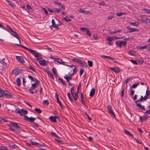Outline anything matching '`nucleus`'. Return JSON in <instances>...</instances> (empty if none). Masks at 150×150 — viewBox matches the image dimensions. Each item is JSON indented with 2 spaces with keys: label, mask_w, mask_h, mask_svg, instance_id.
<instances>
[{
  "label": "nucleus",
  "mask_w": 150,
  "mask_h": 150,
  "mask_svg": "<svg viewBox=\"0 0 150 150\" xmlns=\"http://www.w3.org/2000/svg\"><path fill=\"white\" fill-rule=\"evenodd\" d=\"M72 61L75 62L79 64L80 66L81 67H84L86 68L87 67L86 63L84 61H82V60L77 58H73L71 59Z\"/></svg>",
  "instance_id": "obj_1"
},
{
  "label": "nucleus",
  "mask_w": 150,
  "mask_h": 150,
  "mask_svg": "<svg viewBox=\"0 0 150 150\" xmlns=\"http://www.w3.org/2000/svg\"><path fill=\"white\" fill-rule=\"evenodd\" d=\"M144 100L142 99L140 100V99L137 100L135 102V105L138 108L139 110H145V107L144 106L140 104L142 101Z\"/></svg>",
  "instance_id": "obj_2"
},
{
  "label": "nucleus",
  "mask_w": 150,
  "mask_h": 150,
  "mask_svg": "<svg viewBox=\"0 0 150 150\" xmlns=\"http://www.w3.org/2000/svg\"><path fill=\"white\" fill-rule=\"evenodd\" d=\"M36 82L35 83H33L32 84V86L31 88L29 89V91L30 93L32 94L35 93H36L37 92V90H35V91H33L36 88V84L38 83V79H35Z\"/></svg>",
  "instance_id": "obj_3"
},
{
  "label": "nucleus",
  "mask_w": 150,
  "mask_h": 150,
  "mask_svg": "<svg viewBox=\"0 0 150 150\" xmlns=\"http://www.w3.org/2000/svg\"><path fill=\"white\" fill-rule=\"evenodd\" d=\"M149 87L147 88V90L146 93V96H145L144 97L143 96H142L140 98V100H141L142 99L144 100V101H146L150 96V93L149 90H148Z\"/></svg>",
  "instance_id": "obj_4"
},
{
  "label": "nucleus",
  "mask_w": 150,
  "mask_h": 150,
  "mask_svg": "<svg viewBox=\"0 0 150 150\" xmlns=\"http://www.w3.org/2000/svg\"><path fill=\"white\" fill-rule=\"evenodd\" d=\"M27 51L30 53H31L36 58V60L37 61H38V53L36 51L34 50H32L29 48H28Z\"/></svg>",
  "instance_id": "obj_5"
},
{
  "label": "nucleus",
  "mask_w": 150,
  "mask_h": 150,
  "mask_svg": "<svg viewBox=\"0 0 150 150\" xmlns=\"http://www.w3.org/2000/svg\"><path fill=\"white\" fill-rule=\"evenodd\" d=\"M107 108L109 113L111 115H113L115 118H116L115 114L112 109L110 106L109 105H108L107 106Z\"/></svg>",
  "instance_id": "obj_6"
},
{
  "label": "nucleus",
  "mask_w": 150,
  "mask_h": 150,
  "mask_svg": "<svg viewBox=\"0 0 150 150\" xmlns=\"http://www.w3.org/2000/svg\"><path fill=\"white\" fill-rule=\"evenodd\" d=\"M127 28L129 30L126 32H124V33H131L133 32L138 31L139 30L138 29L135 28H132L129 27H127Z\"/></svg>",
  "instance_id": "obj_7"
},
{
  "label": "nucleus",
  "mask_w": 150,
  "mask_h": 150,
  "mask_svg": "<svg viewBox=\"0 0 150 150\" xmlns=\"http://www.w3.org/2000/svg\"><path fill=\"white\" fill-rule=\"evenodd\" d=\"M7 26L10 29V31L12 32V33H13V34H14V35H13V36L16 37V38H17L18 39V40H19V42L20 43H21V42H20V40L19 39V38H18V34L16 32H15V31H13V30H12V29L10 27H9L8 25H7Z\"/></svg>",
  "instance_id": "obj_8"
},
{
  "label": "nucleus",
  "mask_w": 150,
  "mask_h": 150,
  "mask_svg": "<svg viewBox=\"0 0 150 150\" xmlns=\"http://www.w3.org/2000/svg\"><path fill=\"white\" fill-rule=\"evenodd\" d=\"M149 117L148 115H143V117L141 116H139V119L140 121L142 122L144 121H146Z\"/></svg>",
  "instance_id": "obj_9"
},
{
  "label": "nucleus",
  "mask_w": 150,
  "mask_h": 150,
  "mask_svg": "<svg viewBox=\"0 0 150 150\" xmlns=\"http://www.w3.org/2000/svg\"><path fill=\"white\" fill-rule=\"evenodd\" d=\"M10 125H11V126L10 127H16L20 128L21 127L19 125H21L20 124H17L16 122H10Z\"/></svg>",
  "instance_id": "obj_10"
},
{
  "label": "nucleus",
  "mask_w": 150,
  "mask_h": 150,
  "mask_svg": "<svg viewBox=\"0 0 150 150\" xmlns=\"http://www.w3.org/2000/svg\"><path fill=\"white\" fill-rule=\"evenodd\" d=\"M71 69L73 70L72 72H69L68 75L70 76L74 75L77 71V67L76 66H74V68L73 69Z\"/></svg>",
  "instance_id": "obj_11"
},
{
  "label": "nucleus",
  "mask_w": 150,
  "mask_h": 150,
  "mask_svg": "<svg viewBox=\"0 0 150 150\" xmlns=\"http://www.w3.org/2000/svg\"><path fill=\"white\" fill-rule=\"evenodd\" d=\"M55 96L56 99L57 100V102L59 104L60 107L62 109L64 107H63V105L62 104V103H61V102L59 100V98L58 96V95L56 93L55 95Z\"/></svg>",
  "instance_id": "obj_12"
},
{
  "label": "nucleus",
  "mask_w": 150,
  "mask_h": 150,
  "mask_svg": "<svg viewBox=\"0 0 150 150\" xmlns=\"http://www.w3.org/2000/svg\"><path fill=\"white\" fill-rule=\"evenodd\" d=\"M59 118L58 117L51 116L49 117V119L51 121L55 122H57L56 118Z\"/></svg>",
  "instance_id": "obj_13"
},
{
  "label": "nucleus",
  "mask_w": 150,
  "mask_h": 150,
  "mask_svg": "<svg viewBox=\"0 0 150 150\" xmlns=\"http://www.w3.org/2000/svg\"><path fill=\"white\" fill-rule=\"evenodd\" d=\"M16 59H17L20 62L22 63H23L24 62V60L22 57L16 56Z\"/></svg>",
  "instance_id": "obj_14"
},
{
  "label": "nucleus",
  "mask_w": 150,
  "mask_h": 150,
  "mask_svg": "<svg viewBox=\"0 0 150 150\" xmlns=\"http://www.w3.org/2000/svg\"><path fill=\"white\" fill-rule=\"evenodd\" d=\"M39 62V64L42 66H45L46 65V61L45 59H41L38 60Z\"/></svg>",
  "instance_id": "obj_15"
},
{
  "label": "nucleus",
  "mask_w": 150,
  "mask_h": 150,
  "mask_svg": "<svg viewBox=\"0 0 150 150\" xmlns=\"http://www.w3.org/2000/svg\"><path fill=\"white\" fill-rule=\"evenodd\" d=\"M13 95L8 92L7 91H6L4 96L7 98H12Z\"/></svg>",
  "instance_id": "obj_16"
},
{
  "label": "nucleus",
  "mask_w": 150,
  "mask_h": 150,
  "mask_svg": "<svg viewBox=\"0 0 150 150\" xmlns=\"http://www.w3.org/2000/svg\"><path fill=\"white\" fill-rule=\"evenodd\" d=\"M109 68L116 73H119L120 72V69L119 68H115L114 67H110Z\"/></svg>",
  "instance_id": "obj_17"
},
{
  "label": "nucleus",
  "mask_w": 150,
  "mask_h": 150,
  "mask_svg": "<svg viewBox=\"0 0 150 150\" xmlns=\"http://www.w3.org/2000/svg\"><path fill=\"white\" fill-rule=\"evenodd\" d=\"M52 25L50 26V28H51L52 27H53L56 28L57 27V25L56 24L54 20V19H52Z\"/></svg>",
  "instance_id": "obj_18"
},
{
  "label": "nucleus",
  "mask_w": 150,
  "mask_h": 150,
  "mask_svg": "<svg viewBox=\"0 0 150 150\" xmlns=\"http://www.w3.org/2000/svg\"><path fill=\"white\" fill-rule=\"evenodd\" d=\"M64 78L68 82H69V80L72 79V77L71 76H68L66 74L64 76Z\"/></svg>",
  "instance_id": "obj_19"
},
{
  "label": "nucleus",
  "mask_w": 150,
  "mask_h": 150,
  "mask_svg": "<svg viewBox=\"0 0 150 150\" xmlns=\"http://www.w3.org/2000/svg\"><path fill=\"white\" fill-rule=\"evenodd\" d=\"M95 89L93 88L91 89V91L89 95L91 97H92L93 96L95 93Z\"/></svg>",
  "instance_id": "obj_20"
},
{
  "label": "nucleus",
  "mask_w": 150,
  "mask_h": 150,
  "mask_svg": "<svg viewBox=\"0 0 150 150\" xmlns=\"http://www.w3.org/2000/svg\"><path fill=\"white\" fill-rule=\"evenodd\" d=\"M5 59H3L1 60L0 61V63L2 64L3 67H6L7 65V63L5 62Z\"/></svg>",
  "instance_id": "obj_21"
},
{
  "label": "nucleus",
  "mask_w": 150,
  "mask_h": 150,
  "mask_svg": "<svg viewBox=\"0 0 150 150\" xmlns=\"http://www.w3.org/2000/svg\"><path fill=\"white\" fill-rule=\"evenodd\" d=\"M124 131L125 132V133L126 134L130 136H131L132 137H133V136H134L133 135V134H132V133H131L130 132H129L128 130L125 129L124 130Z\"/></svg>",
  "instance_id": "obj_22"
},
{
  "label": "nucleus",
  "mask_w": 150,
  "mask_h": 150,
  "mask_svg": "<svg viewBox=\"0 0 150 150\" xmlns=\"http://www.w3.org/2000/svg\"><path fill=\"white\" fill-rule=\"evenodd\" d=\"M7 2L8 3V4L13 8H15L16 6V5L14 4L12 2L9 1V0H7Z\"/></svg>",
  "instance_id": "obj_23"
},
{
  "label": "nucleus",
  "mask_w": 150,
  "mask_h": 150,
  "mask_svg": "<svg viewBox=\"0 0 150 150\" xmlns=\"http://www.w3.org/2000/svg\"><path fill=\"white\" fill-rule=\"evenodd\" d=\"M10 129L13 131H15L16 133H20L21 132V130L20 129H14L12 127H10Z\"/></svg>",
  "instance_id": "obj_24"
},
{
  "label": "nucleus",
  "mask_w": 150,
  "mask_h": 150,
  "mask_svg": "<svg viewBox=\"0 0 150 150\" xmlns=\"http://www.w3.org/2000/svg\"><path fill=\"white\" fill-rule=\"evenodd\" d=\"M21 77H20L18 78L16 80V81L18 84V86H20L21 84Z\"/></svg>",
  "instance_id": "obj_25"
},
{
  "label": "nucleus",
  "mask_w": 150,
  "mask_h": 150,
  "mask_svg": "<svg viewBox=\"0 0 150 150\" xmlns=\"http://www.w3.org/2000/svg\"><path fill=\"white\" fill-rule=\"evenodd\" d=\"M54 61L57 62L59 63L60 64H62L63 65H65V63L63 62L62 60L59 59L58 58H57L56 60H55Z\"/></svg>",
  "instance_id": "obj_26"
},
{
  "label": "nucleus",
  "mask_w": 150,
  "mask_h": 150,
  "mask_svg": "<svg viewBox=\"0 0 150 150\" xmlns=\"http://www.w3.org/2000/svg\"><path fill=\"white\" fill-rule=\"evenodd\" d=\"M119 41H118L116 42V45L120 48H121L122 47V44L121 41L119 42Z\"/></svg>",
  "instance_id": "obj_27"
},
{
  "label": "nucleus",
  "mask_w": 150,
  "mask_h": 150,
  "mask_svg": "<svg viewBox=\"0 0 150 150\" xmlns=\"http://www.w3.org/2000/svg\"><path fill=\"white\" fill-rule=\"evenodd\" d=\"M58 79L61 82L62 84L63 85L66 86L67 84L65 83V81H64L61 78L59 77Z\"/></svg>",
  "instance_id": "obj_28"
},
{
  "label": "nucleus",
  "mask_w": 150,
  "mask_h": 150,
  "mask_svg": "<svg viewBox=\"0 0 150 150\" xmlns=\"http://www.w3.org/2000/svg\"><path fill=\"white\" fill-rule=\"evenodd\" d=\"M6 91H5L4 90H1L0 91V97H3L4 96L3 95H4Z\"/></svg>",
  "instance_id": "obj_29"
},
{
  "label": "nucleus",
  "mask_w": 150,
  "mask_h": 150,
  "mask_svg": "<svg viewBox=\"0 0 150 150\" xmlns=\"http://www.w3.org/2000/svg\"><path fill=\"white\" fill-rule=\"evenodd\" d=\"M36 118L32 117H30L28 119V121H29L31 123L34 122V121L36 119Z\"/></svg>",
  "instance_id": "obj_30"
},
{
  "label": "nucleus",
  "mask_w": 150,
  "mask_h": 150,
  "mask_svg": "<svg viewBox=\"0 0 150 150\" xmlns=\"http://www.w3.org/2000/svg\"><path fill=\"white\" fill-rule=\"evenodd\" d=\"M22 111H21V114L22 115L21 116H23L24 115L26 114L27 113L28 111L27 110H24L23 109H21Z\"/></svg>",
  "instance_id": "obj_31"
},
{
  "label": "nucleus",
  "mask_w": 150,
  "mask_h": 150,
  "mask_svg": "<svg viewBox=\"0 0 150 150\" xmlns=\"http://www.w3.org/2000/svg\"><path fill=\"white\" fill-rule=\"evenodd\" d=\"M67 95L70 100L71 102H72L73 101V100L72 98L70 93L68 92L67 94Z\"/></svg>",
  "instance_id": "obj_32"
},
{
  "label": "nucleus",
  "mask_w": 150,
  "mask_h": 150,
  "mask_svg": "<svg viewBox=\"0 0 150 150\" xmlns=\"http://www.w3.org/2000/svg\"><path fill=\"white\" fill-rule=\"evenodd\" d=\"M122 31L121 30H116L114 31H111L110 32V33L111 34H114L118 32H120Z\"/></svg>",
  "instance_id": "obj_33"
},
{
  "label": "nucleus",
  "mask_w": 150,
  "mask_h": 150,
  "mask_svg": "<svg viewBox=\"0 0 150 150\" xmlns=\"http://www.w3.org/2000/svg\"><path fill=\"white\" fill-rule=\"evenodd\" d=\"M130 23L131 25H133L134 26H137V25L139 24L136 21L134 22H130Z\"/></svg>",
  "instance_id": "obj_34"
},
{
  "label": "nucleus",
  "mask_w": 150,
  "mask_h": 150,
  "mask_svg": "<svg viewBox=\"0 0 150 150\" xmlns=\"http://www.w3.org/2000/svg\"><path fill=\"white\" fill-rule=\"evenodd\" d=\"M71 92L72 96H73V95L76 94L74 91V87H72L71 89Z\"/></svg>",
  "instance_id": "obj_35"
},
{
  "label": "nucleus",
  "mask_w": 150,
  "mask_h": 150,
  "mask_svg": "<svg viewBox=\"0 0 150 150\" xmlns=\"http://www.w3.org/2000/svg\"><path fill=\"white\" fill-rule=\"evenodd\" d=\"M88 66L90 67H92L93 66V62L92 61H89V60H88Z\"/></svg>",
  "instance_id": "obj_36"
},
{
  "label": "nucleus",
  "mask_w": 150,
  "mask_h": 150,
  "mask_svg": "<svg viewBox=\"0 0 150 150\" xmlns=\"http://www.w3.org/2000/svg\"><path fill=\"white\" fill-rule=\"evenodd\" d=\"M49 104V102L47 100H44L43 102V104L45 105H47Z\"/></svg>",
  "instance_id": "obj_37"
},
{
  "label": "nucleus",
  "mask_w": 150,
  "mask_h": 150,
  "mask_svg": "<svg viewBox=\"0 0 150 150\" xmlns=\"http://www.w3.org/2000/svg\"><path fill=\"white\" fill-rule=\"evenodd\" d=\"M130 61L131 62L134 64L136 65H137L138 64V63L136 60L132 59H131Z\"/></svg>",
  "instance_id": "obj_38"
},
{
  "label": "nucleus",
  "mask_w": 150,
  "mask_h": 150,
  "mask_svg": "<svg viewBox=\"0 0 150 150\" xmlns=\"http://www.w3.org/2000/svg\"><path fill=\"white\" fill-rule=\"evenodd\" d=\"M139 85V83H134L132 85V88H135L137 86Z\"/></svg>",
  "instance_id": "obj_39"
},
{
  "label": "nucleus",
  "mask_w": 150,
  "mask_h": 150,
  "mask_svg": "<svg viewBox=\"0 0 150 150\" xmlns=\"http://www.w3.org/2000/svg\"><path fill=\"white\" fill-rule=\"evenodd\" d=\"M113 40V38L110 37H108L107 38L108 41L112 42Z\"/></svg>",
  "instance_id": "obj_40"
},
{
  "label": "nucleus",
  "mask_w": 150,
  "mask_h": 150,
  "mask_svg": "<svg viewBox=\"0 0 150 150\" xmlns=\"http://www.w3.org/2000/svg\"><path fill=\"white\" fill-rule=\"evenodd\" d=\"M51 135L53 137H54L57 138H59V137L57 135L56 133L54 132H51L50 133Z\"/></svg>",
  "instance_id": "obj_41"
},
{
  "label": "nucleus",
  "mask_w": 150,
  "mask_h": 150,
  "mask_svg": "<svg viewBox=\"0 0 150 150\" xmlns=\"http://www.w3.org/2000/svg\"><path fill=\"white\" fill-rule=\"evenodd\" d=\"M135 140L136 142L138 144H143L142 142L140 140H139L135 138Z\"/></svg>",
  "instance_id": "obj_42"
},
{
  "label": "nucleus",
  "mask_w": 150,
  "mask_h": 150,
  "mask_svg": "<svg viewBox=\"0 0 150 150\" xmlns=\"http://www.w3.org/2000/svg\"><path fill=\"white\" fill-rule=\"evenodd\" d=\"M147 46H146V45L143 46L139 47V49L140 50H142L146 48H147Z\"/></svg>",
  "instance_id": "obj_43"
},
{
  "label": "nucleus",
  "mask_w": 150,
  "mask_h": 150,
  "mask_svg": "<svg viewBox=\"0 0 150 150\" xmlns=\"http://www.w3.org/2000/svg\"><path fill=\"white\" fill-rule=\"evenodd\" d=\"M73 96V98L75 100H77V97H78L77 94H75L74 95H73V96Z\"/></svg>",
  "instance_id": "obj_44"
},
{
  "label": "nucleus",
  "mask_w": 150,
  "mask_h": 150,
  "mask_svg": "<svg viewBox=\"0 0 150 150\" xmlns=\"http://www.w3.org/2000/svg\"><path fill=\"white\" fill-rule=\"evenodd\" d=\"M16 45L17 46H19L20 47H21L27 50L28 49V48H27L26 47L24 46H23L22 45H21L20 44H16Z\"/></svg>",
  "instance_id": "obj_45"
},
{
  "label": "nucleus",
  "mask_w": 150,
  "mask_h": 150,
  "mask_svg": "<svg viewBox=\"0 0 150 150\" xmlns=\"http://www.w3.org/2000/svg\"><path fill=\"white\" fill-rule=\"evenodd\" d=\"M0 149L1 150H8V149H7L6 147L3 146H1L0 147Z\"/></svg>",
  "instance_id": "obj_46"
},
{
  "label": "nucleus",
  "mask_w": 150,
  "mask_h": 150,
  "mask_svg": "<svg viewBox=\"0 0 150 150\" xmlns=\"http://www.w3.org/2000/svg\"><path fill=\"white\" fill-rule=\"evenodd\" d=\"M10 146L13 149H18V147L15 144L11 145Z\"/></svg>",
  "instance_id": "obj_47"
},
{
  "label": "nucleus",
  "mask_w": 150,
  "mask_h": 150,
  "mask_svg": "<svg viewBox=\"0 0 150 150\" xmlns=\"http://www.w3.org/2000/svg\"><path fill=\"white\" fill-rule=\"evenodd\" d=\"M80 28L82 31H87L88 30V28H86L81 27Z\"/></svg>",
  "instance_id": "obj_48"
},
{
  "label": "nucleus",
  "mask_w": 150,
  "mask_h": 150,
  "mask_svg": "<svg viewBox=\"0 0 150 150\" xmlns=\"http://www.w3.org/2000/svg\"><path fill=\"white\" fill-rule=\"evenodd\" d=\"M15 112L16 113H19L20 114V115H22L21 113V111L20 110H18V109H16V110H15Z\"/></svg>",
  "instance_id": "obj_49"
},
{
  "label": "nucleus",
  "mask_w": 150,
  "mask_h": 150,
  "mask_svg": "<svg viewBox=\"0 0 150 150\" xmlns=\"http://www.w3.org/2000/svg\"><path fill=\"white\" fill-rule=\"evenodd\" d=\"M64 65H65V66H67L69 67H70L69 68H68V69H72V68L73 67H74V66H75V65H72L71 66H69V65H68L67 64H65Z\"/></svg>",
  "instance_id": "obj_50"
},
{
  "label": "nucleus",
  "mask_w": 150,
  "mask_h": 150,
  "mask_svg": "<svg viewBox=\"0 0 150 150\" xmlns=\"http://www.w3.org/2000/svg\"><path fill=\"white\" fill-rule=\"evenodd\" d=\"M135 52L133 50H131L129 51V54L131 55H134Z\"/></svg>",
  "instance_id": "obj_51"
},
{
  "label": "nucleus",
  "mask_w": 150,
  "mask_h": 150,
  "mask_svg": "<svg viewBox=\"0 0 150 150\" xmlns=\"http://www.w3.org/2000/svg\"><path fill=\"white\" fill-rule=\"evenodd\" d=\"M17 72V70L16 69H13L12 70V72H11V74H15Z\"/></svg>",
  "instance_id": "obj_52"
},
{
  "label": "nucleus",
  "mask_w": 150,
  "mask_h": 150,
  "mask_svg": "<svg viewBox=\"0 0 150 150\" xmlns=\"http://www.w3.org/2000/svg\"><path fill=\"white\" fill-rule=\"evenodd\" d=\"M52 71L54 74H56L57 71L54 67H53L52 69Z\"/></svg>",
  "instance_id": "obj_53"
},
{
  "label": "nucleus",
  "mask_w": 150,
  "mask_h": 150,
  "mask_svg": "<svg viewBox=\"0 0 150 150\" xmlns=\"http://www.w3.org/2000/svg\"><path fill=\"white\" fill-rule=\"evenodd\" d=\"M127 41H121L122 45H123L124 46L127 43Z\"/></svg>",
  "instance_id": "obj_54"
},
{
  "label": "nucleus",
  "mask_w": 150,
  "mask_h": 150,
  "mask_svg": "<svg viewBox=\"0 0 150 150\" xmlns=\"http://www.w3.org/2000/svg\"><path fill=\"white\" fill-rule=\"evenodd\" d=\"M130 79V78H128L126 79V80L124 81V83L125 84H127L129 80Z\"/></svg>",
  "instance_id": "obj_55"
},
{
  "label": "nucleus",
  "mask_w": 150,
  "mask_h": 150,
  "mask_svg": "<svg viewBox=\"0 0 150 150\" xmlns=\"http://www.w3.org/2000/svg\"><path fill=\"white\" fill-rule=\"evenodd\" d=\"M125 88H124L121 92V96L123 97L124 96V93L125 91Z\"/></svg>",
  "instance_id": "obj_56"
},
{
  "label": "nucleus",
  "mask_w": 150,
  "mask_h": 150,
  "mask_svg": "<svg viewBox=\"0 0 150 150\" xmlns=\"http://www.w3.org/2000/svg\"><path fill=\"white\" fill-rule=\"evenodd\" d=\"M28 78L29 79H30L32 81H34V79H33V77L31 76H28Z\"/></svg>",
  "instance_id": "obj_57"
},
{
  "label": "nucleus",
  "mask_w": 150,
  "mask_h": 150,
  "mask_svg": "<svg viewBox=\"0 0 150 150\" xmlns=\"http://www.w3.org/2000/svg\"><path fill=\"white\" fill-rule=\"evenodd\" d=\"M123 14L122 12H119L117 13V15L118 16H121Z\"/></svg>",
  "instance_id": "obj_58"
},
{
  "label": "nucleus",
  "mask_w": 150,
  "mask_h": 150,
  "mask_svg": "<svg viewBox=\"0 0 150 150\" xmlns=\"http://www.w3.org/2000/svg\"><path fill=\"white\" fill-rule=\"evenodd\" d=\"M54 11L56 13H59L61 11V10L60 9H55Z\"/></svg>",
  "instance_id": "obj_59"
},
{
  "label": "nucleus",
  "mask_w": 150,
  "mask_h": 150,
  "mask_svg": "<svg viewBox=\"0 0 150 150\" xmlns=\"http://www.w3.org/2000/svg\"><path fill=\"white\" fill-rule=\"evenodd\" d=\"M134 91L133 90H132L130 92V95L132 96L134 94Z\"/></svg>",
  "instance_id": "obj_60"
},
{
  "label": "nucleus",
  "mask_w": 150,
  "mask_h": 150,
  "mask_svg": "<svg viewBox=\"0 0 150 150\" xmlns=\"http://www.w3.org/2000/svg\"><path fill=\"white\" fill-rule=\"evenodd\" d=\"M99 4L100 5V6H104L105 5V2H104V1H103L99 3Z\"/></svg>",
  "instance_id": "obj_61"
},
{
  "label": "nucleus",
  "mask_w": 150,
  "mask_h": 150,
  "mask_svg": "<svg viewBox=\"0 0 150 150\" xmlns=\"http://www.w3.org/2000/svg\"><path fill=\"white\" fill-rule=\"evenodd\" d=\"M46 72L47 73L48 75H49L51 73V72L48 69H46Z\"/></svg>",
  "instance_id": "obj_62"
},
{
  "label": "nucleus",
  "mask_w": 150,
  "mask_h": 150,
  "mask_svg": "<svg viewBox=\"0 0 150 150\" xmlns=\"http://www.w3.org/2000/svg\"><path fill=\"white\" fill-rule=\"evenodd\" d=\"M86 32V34L87 35H88L90 37L91 35V33L90 31L88 30Z\"/></svg>",
  "instance_id": "obj_63"
},
{
  "label": "nucleus",
  "mask_w": 150,
  "mask_h": 150,
  "mask_svg": "<svg viewBox=\"0 0 150 150\" xmlns=\"http://www.w3.org/2000/svg\"><path fill=\"white\" fill-rule=\"evenodd\" d=\"M24 119L25 120H26L28 121L29 117H28V116L27 115H24Z\"/></svg>",
  "instance_id": "obj_64"
}]
</instances>
